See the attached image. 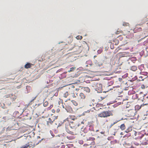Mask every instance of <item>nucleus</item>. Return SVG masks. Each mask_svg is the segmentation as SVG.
<instances>
[{
  "mask_svg": "<svg viewBox=\"0 0 148 148\" xmlns=\"http://www.w3.org/2000/svg\"><path fill=\"white\" fill-rule=\"evenodd\" d=\"M112 111L108 110L104 111L99 113L98 114V117H100L106 118L113 115Z\"/></svg>",
  "mask_w": 148,
  "mask_h": 148,
  "instance_id": "f257e3e1",
  "label": "nucleus"
},
{
  "mask_svg": "<svg viewBox=\"0 0 148 148\" xmlns=\"http://www.w3.org/2000/svg\"><path fill=\"white\" fill-rule=\"evenodd\" d=\"M112 111L108 110L104 111L99 113L98 114V117H100L106 118L113 115Z\"/></svg>",
  "mask_w": 148,
  "mask_h": 148,
  "instance_id": "f03ea898",
  "label": "nucleus"
},
{
  "mask_svg": "<svg viewBox=\"0 0 148 148\" xmlns=\"http://www.w3.org/2000/svg\"><path fill=\"white\" fill-rule=\"evenodd\" d=\"M58 103L59 105H60V103L62 105V107L63 108H65V109L69 113H72L73 112V111L72 108L71 106L69 104H67L64 108V106L63 105V101L62 100H60L59 101Z\"/></svg>",
  "mask_w": 148,
  "mask_h": 148,
  "instance_id": "7ed1b4c3",
  "label": "nucleus"
},
{
  "mask_svg": "<svg viewBox=\"0 0 148 148\" xmlns=\"http://www.w3.org/2000/svg\"><path fill=\"white\" fill-rule=\"evenodd\" d=\"M73 123V122H72L71 121H69V120L67 119V118L64 120L63 121V123L65 125L66 127L69 125L72 128H74L76 126L75 124H74L73 125L71 124L72 123Z\"/></svg>",
  "mask_w": 148,
  "mask_h": 148,
  "instance_id": "20e7f679",
  "label": "nucleus"
},
{
  "mask_svg": "<svg viewBox=\"0 0 148 148\" xmlns=\"http://www.w3.org/2000/svg\"><path fill=\"white\" fill-rule=\"evenodd\" d=\"M69 93L70 96L73 98H76L78 96V93L75 91L74 88L71 87L69 88Z\"/></svg>",
  "mask_w": 148,
  "mask_h": 148,
  "instance_id": "39448f33",
  "label": "nucleus"
},
{
  "mask_svg": "<svg viewBox=\"0 0 148 148\" xmlns=\"http://www.w3.org/2000/svg\"><path fill=\"white\" fill-rule=\"evenodd\" d=\"M117 55L119 56L120 58L122 57H127L130 56V53L128 52H123L118 53Z\"/></svg>",
  "mask_w": 148,
  "mask_h": 148,
  "instance_id": "423d86ee",
  "label": "nucleus"
},
{
  "mask_svg": "<svg viewBox=\"0 0 148 148\" xmlns=\"http://www.w3.org/2000/svg\"><path fill=\"white\" fill-rule=\"evenodd\" d=\"M57 116H51L49 118L47 121L48 125L49 124H52L55 119L57 118Z\"/></svg>",
  "mask_w": 148,
  "mask_h": 148,
  "instance_id": "0eeeda50",
  "label": "nucleus"
},
{
  "mask_svg": "<svg viewBox=\"0 0 148 148\" xmlns=\"http://www.w3.org/2000/svg\"><path fill=\"white\" fill-rule=\"evenodd\" d=\"M136 111L134 109H130L128 110V114L130 116H134L135 115Z\"/></svg>",
  "mask_w": 148,
  "mask_h": 148,
  "instance_id": "6e6552de",
  "label": "nucleus"
},
{
  "mask_svg": "<svg viewBox=\"0 0 148 148\" xmlns=\"http://www.w3.org/2000/svg\"><path fill=\"white\" fill-rule=\"evenodd\" d=\"M92 86H97L96 89L99 90H101L102 87V85L101 84H98L97 82H94L93 85H92Z\"/></svg>",
  "mask_w": 148,
  "mask_h": 148,
  "instance_id": "1a4fd4ad",
  "label": "nucleus"
},
{
  "mask_svg": "<svg viewBox=\"0 0 148 148\" xmlns=\"http://www.w3.org/2000/svg\"><path fill=\"white\" fill-rule=\"evenodd\" d=\"M103 94H101L98 96V99L99 101H101L106 97V95H103Z\"/></svg>",
  "mask_w": 148,
  "mask_h": 148,
  "instance_id": "9d476101",
  "label": "nucleus"
},
{
  "mask_svg": "<svg viewBox=\"0 0 148 148\" xmlns=\"http://www.w3.org/2000/svg\"><path fill=\"white\" fill-rule=\"evenodd\" d=\"M142 29L141 27H139L138 25H137L134 29V33L141 31Z\"/></svg>",
  "mask_w": 148,
  "mask_h": 148,
  "instance_id": "9b49d317",
  "label": "nucleus"
},
{
  "mask_svg": "<svg viewBox=\"0 0 148 148\" xmlns=\"http://www.w3.org/2000/svg\"><path fill=\"white\" fill-rule=\"evenodd\" d=\"M138 134L139 135V136L137 137V138L138 139H141V138L144 136L143 134L140 133H137V132H136L135 133V136H136Z\"/></svg>",
  "mask_w": 148,
  "mask_h": 148,
  "instance_id": "f8f14e48",
  "label": "nucleus"
},
{
  "mask_svg": "<svg viewBox=\"0 0 148 148\" xmlns=\"http://www.w3.org/2000/svg\"><path fill=\"white\" fill-rule=\"evenodd\" d=\"M11 96H10V98L12 101H15L16 98V97L14 95L11 94Z\"/></svg>",
  "mask_w": 148,
  "mask_h": 148,
  "instance_id": "ddd939ff",
  "label": "nucleus"
},
{
  "mask_svg": "<svg viewBox=\"0 0 148 148\" xmlns=\"http://www.w3.org/2000/svg\"><path fill=\"white\" fill-rule=\"evenodd\" d=\"M67 118V119L69 120V121H71V120H74L76 119L75 117L74 116L71 115L69 116Z\"/></svg>",
  "mask_w": 148,
  "mask_h": 148,
  "instance_id": "4468645a",
  "label": "nucleus"
},
{
  "mask_svg": "<svg viewBox=\"0 0 148 148\" xmlns=\"http://www.w3.org/2000/svg\"><path fill=\"white\" fill-rule=\"evenodd\" d=\"M82 89L86 92L88 93L90 91V89L88 87H83Z\"/></svg>",
  "mask_w": 148,
  "mask_h": 148,
  "instance_id": "2eb2a0df",
  "label": "nucleus"
},
{
  "mask_svg": "<svg viewBox=\"0 0 148 148\" xmlns=\"http://www.w3.org/2000/svg\"><path fill=\"white\" fill-rule=\"evenodd\" d=\"M66 131L68 133L72 135H73L76 134L75 131H70L69 129H67L66 130Z\"/></svg>",
  "mask_w": 148,
  "mask_h": 148,
  "instance_id": "dca6fc26",
  "label": "nucleus"
},
{
  "mask_svg": "<svg viewBox=\"0 0 148 148\" xmlns=\"http://www.w3.org/2000/svg\"><path fill=\"white\" fill-rule=\"evenodd\" d=\"M33 64L29 63H27L25 65L24 67L25 68L27 69L30 68Z\"/></svg>",
  "mask_w": 148,
  "mask_h": 148,
  "instance_id": "f3484780",
  "label": "nucleus"
},
{
  "mask_svg": "<svg viewBox=\"0 0 148 148\" xmlns=\"http://www.w3.org/2000/svg\"><path fill=\"white\" fill-rule=\"evenodd\" d=\"M79 96L82 99H84L86 98V96L83 93H80L79 94Z\"/></svg>",
  "mask_w": 148,
  "mask_h": 148,
  "instance_id": "a211bd4d",
  "label": "nucleus"
},
{
  "mask_svg": "<svg viewBox=\"0 0 148 148\" xmlns=\"http://www.w3.org/2000/svg\"><path fill=\"white\" fill-rule=\"evenodd\" d=\"M138 76L139 77L138 80L139 81H143L144 79L145 78V76H143L142 75H138Z\"/></svg>",
  "mask_w": 148,
  "mask_h": 148,
  "instance_id": "6ab92c4d",
  "label": "nucleus"
},
{
  "mask_svg": "<svg viewBox=\"0 0 148 148\" xmlns=\"http://www.w3.org/2000/svg\"><path fill=\"white\" fill-rule=\"evenodd\" d=\"M127 33L128 34L126 36V37L128 38H132L133 36L132 34H131L129 31L127 32Z\"/></svg>",
  "mask_w": 148,
  "mask_h": 148,
  "instance_id": "aec40b11",
  "label": "nucleus"
},
{
  "mask_svg": "<svg viewBox=\"0 0 148 148\" xmlns=\"http://www.w3.org/2000/svg\"><path fill=\"white\" fill-rule=\"evenodd\" d=\"M32 143L31 142H29L28 143L27 145L28 147H29V148H33L34 147V145L32 144Z\"/></svg>",
  "mask_w": 148,
  "mask_h": 148,
  "instance_id": "412c9836",
  "label": "nucleus"
},
{
  "mask_svg": "<svg viewBox=\"0 0 148 148\" xmlns=\"http://www.w3.org/2000/svg\"><path fill=\"white\" fill-rule=\"evenodd\" d=\"M142 106V105H136L135 107V109L134 110H135V111L136 110H139V109H140L141 108Z\"/></svg>",
  "mask_w": 148,
  "mask_h": 148,
  "instance_id": "4be33fe9",
  "label": "nucleus"
},
{
  "mask_svg": "<svg viewBox=\"0 0 148 148\" xmlns=\"http://www.w3.org/2000/svg\"><path fill=\"white\" fill-rule=\"evenodd\" d=\"M132 130V127L130 126L127 128L125 131V132L126 133H128L131 131Z\"/></svg>",
  "mask_w": 148,
  "mask_h": 148,
  "instance_id": "5701e85b",
  "label": "nucleus"
},
{
  "mask_svg": "<svg viewBox=\"0 0 148 148\" xmlns=\"http://www.w3.org/2000/svg\"><path fill=\"white\" fill-rule=\"evenodd\" d=\"M120 128L122 130H123L125 129L126 127L124 124H122L120 126Z\"/></svg>",
  "mask_w": 148,
  "mask_h": 148,
  "instance_id": "b1692460",
  "label": "nucleus"
},
{
  "mask_svg": "<svg viewBox=\"0 0 148 148\" xmlns=\"http://www.w3.org/2000/svg\"><path fill=\"white\" fill-rule=\"evenodd\" d=\"M137 69V67L136 66H133L131 67V70L133 71H135Z\"/></svg>",
  "mask_w": 148,
  "mask_h": 148,
  "instance_id": "393cba45",
  "label": "nucleus"
},
{
  "mask_svg": "<svg viewBox=\"0 0 148 148\" xmlns=\"http://www.w3.org/2000/svg\"><path fill=\"white\" fill-rule=\"evenodd\" d=\"M69 95V90L68 91L66 92L63 95V97L65 98H66Z\"/></svg>",
  "mask_w": 148,
  "mask_h": 148,
  "instance_id": "a878e982",
  "label": "nucleus"
},
{
  "mask_svg": "<svg viewBox=\"0 0 148 148\" xmlns=\"http://www.w3.org/2000/svg\"><path fill=\"white\" fill-rule=\"evenodd\" d=\"M67 138L69 140H72L75 138V137L73 136H70L68 135L67 136Z\"/></svg>",
  "mask_w": 148,
  "mask_h": 148,
  "instance_id": "bb28decb",
  "label": "nucleus"
},
{
  "mask_svg": "<svg viewBox=\"0 0 148 148\" xmlns=\"http://www.w3.org/2000/svg\"><path fill=\"white\" fill-rule=\"evenodd\" d=\"M148 74V73L146 72H141L140 73V75H142L143 76H146Z\"/></svg>",
  "mask_w": 148,
  "mask_h": 148,
  "instance_id": "cd10ccee",
  "label": "nucleus"
},
{
  "mask_svg": "<svg viewBox=\"0 0 148 148\" xmlns=\"http://www.w3.org/2000/svg\"><path fill=\"white\" fill-rule=\"evenodd\" d=\"M48 102L47 101H44L43 102V105L44 107H46L48 105Z\"/></svg>",
  "mask_w": 148,
  "mask_h": 148,
  "instance_id": "c85d7f7f",
  "label": "nucleus"
},
{
  "mask_svg": "<svg viewBox=\"0 0 148 148\" xmlns=\"http://www.w3.org/2000/svg\"><path fill=\"white\" fill-rule=\"evenodd\" d=\"M71 101L74 105H75V106H77L78 103L75 101L74 100H72Z\"/></svg>",
  "mask_w": 148,
  "mask_h": 148,
  "instance_id": "c756f323",
  "label": "nucleus"
},
{
  "mask_svg": "<svg viewBox=\"0 0 148 148\" xmlns=\"http://www.w3.org/2000/svg\"><path fill=\"white\" fill-rule=\"evenodd\" d=\"M75 67H72L70 68V70L68 71L69 72L73 71L75 69Z\"/></svg>",
  "mask_w": 148,
  "mask_h": 148,
  "instance_id": "7c9ffc66",
  "label": "nucleus"
},
{
  "mask_svg": "<svg viewBox=\"0 0 148 148\" xmlns=\"http://www.w3.org/2000/svg\"><path fill=\"white\" fill-rule=\"evenodd\" d=\"M53 105H51L49 107L46 108L45 110L47 111H48L50 110L53 107Z\"/></svg>",
  "mask_w": 148,
  "mask_h": 148,
  "instance_id": "2f4dec72",
  "label": "nucleus"
},
{
  "mask_svg": "<svg viewBox=\"0 0 148 148\" xmlns=\"http://www.w3.org/2000/svg\"><path fill=\"white\" fill-rule=\"evenodd\" d=\"M123 26H128L129 25V24L128 23L123 22Z\"/></svg>",
  "mask_w": 148,
  "mask_h": 148,
  "instance_id": "473e14b6",
  "label": "nucleus"
},
{
  "mask_svg": "<svg viewBox=\"0 0 148 148\" xmlns=\"http://www.w3.org/2000/svg\"><path fill=\"white\" fill-rule=\"evenodd\" d=\"M76 38L77 40H81L82 39V36H76Z\"/></svg>",
  "mask_w": 148,
  "mask_h": 148,
  "instance_id": "72a5a7b5",
  "label": "nucleus"
},
{
  "mask_svg": "<svg viewBox=\"0 0 148 148\" xmlns=\"http://www.w3.org/2000/svg\"><path fill=\"white\" fill-rule=\"evenodd\" d=\"M11 94L6 95L4 96V97L5 98H10V96H11Z\"/></svg>",
  "mask_w": 148,
  "mask_h": 148,
  "instance_id": "f704fd0d",
  "label": "nucleus"
},
{
  "mask_svg": "<svg viewBox=\"0 0 148 148\" xmlns=\"http://www.w3.org/2000/svg\"><path fill=\"white\" fill-rule=\"evenodd\" d=\"M134 144L136 146H138L139 145V143L137 142L136 141H134L133 142Z\"/></svg>",
  "mask_w": 148,
  "mask_h": 148,
  "instance_id": "c9c22d12",
  "label": "nucleus"
},
{
  "mask_svg": "<svg viewBox=\"0 0 148 148\" xmlns=\"http://www.w3.org/2000/svg\"><path fill=\"white\" fill-rule=\"evenodd\" d=\"M28 148L27 144H26L25 145L23 146L21 148Z\"/></svg>",
  "mask_w": 148,
  "mask_h": 148,
  "instance_id": "e433bc0d",
  "label": "nucleus"
},
{
  "mask_svg": "<svg viewBox=\"0 0 148 148\" xmlns=\"http://www.w3.org/2000/svg\"><path fill=\"white\" fill-rule=\"evenodd\" d=\"M121 33V31H117L116 32L115 34H119V33Z\"/></svg>",
  "mask_w": 148,
  "mask_h": 148,
  "instance_id": "4c0bfd02",
  "label": "nucleus"
},
{
  "mask_svg": "<svg viewBox=\"0 0 148 148\" xmlns=\"http://www.w3.org/2000/svg\"><path fill=\"white\" fill-rule=\"evenodd\" d=\"M118 38L119 39H120L121 40H122L123 39V37L122 36H119L118 37Z\"/></svg>",
  "mask_w": 148,
  "mask_h": 148,
  "instance_id": "58836bf2",
  "label": "nucleus"
},
{
  "mask_svg": "<svg viewBox=\"0 0 148 148\" xmlns=\"http://www.w3.org/2000/svg\"><path fill=\"white\" fill-rule=\"evenodd\" d=\"M77 48H78L79 49V47H74L73 48V49H74V51H76L75 50V49H76Z\"/></svg>",
  "mask_w": 148,
  "mask_h": 148,
  "instance_id": "ea45409f",
  "label": "nucleus"
},
{
  "mask_svg": "<svg viewBox=\"0 0 148 148\" xmlns=\"http://www.w3.org/2000/svg\"><path fill=\"white\" fill-rule=\"evenodd\" d=\"M94 82H92L91 83H90V84H91V86L93 85L94 84Z\"/></svg>",
  "mask_w": 148,
  "mask_h": 148,
  "instance_id": "a19ab883",
  "label": "nucleus"
},
{
  "mask_svg": "<svg viewBox=\"0 0 148 148\" xmlns=\"http://www.w3.org/2000/svg\"><path fill=\"white\" fill-rule=\"evenodd\" d=\"M90 110H88L86 111H85L84 112L85 113H89L90 112Z\"/></svg>",
  "mask_w": 148,
  "mask_h": 148,
  "instance_id": "79ce46f5",
  "label": "nucleus"
},
{
  "mask_svg": "<svg viewBox=\"0 0 148 148\" xmlns=\"http://www.w3.org/2000/svg\"><path fill=\"white\" fill-rule=\"evenodd\" d=\"M102 52V51L101 50H98L97 51V52L99 53H100Z\"/></svg>",
  "mask_w": 148,
  "mask_h": 148,
  "instance_id": "37998d69",
  "label": "nucleus"
},
{
  "mask_svg": "<svg viewBox=\"0 0 148 148\" xmlns=\"http://www.w3.org/2000/svg\"><path fill=\"white\" fill-rule=\"evenodd\" d=\"M51 111L53 113H55L56 111L54 109H53L51 110Z\"/></svg>",
  "mask_w": 148,
  "mask_h": 148,
  "instance_id": "c03bdc74",
  "label": "nucleus"
},
{
  "mask_svg": "<svg viewBox=\"0 0 148 148\" xmlns=\"http://www.w3.org/2000/svg\"><path fill=\"white\" fill-rule=\"evenodd\" d=\"M118 50H119V49H116L114 51V53H117V52H118Z\"/></svg>",
  "mask_w": 148,
  "mask_h": 148,
  "instance_id": "a18cd8bd",
  "label": "nucleus"
},
{
  "mask_svg": "<svg viewBox=\"0 0 148 148\" xmlns=\"http://www.w3.org/2000/svg\"><path fill=\"white\" fill-rule=\"evenodd\" d=\"M60 111V110L58 108V109H57V110H56L57 112L58 113Z\"/></svg>",
  "mask_w": 148,
  "mask_h": 148,
  "instance_id": "49530a36",
  "label": "nucleus"
},
{
  "mask_svg": "<svg viewBox=\"0 0 148 148\" xmlns=\"http://www.w3.org/2000/svg\"><path fill=\"white\" fill-rule=\"evenodd\" d=\"M142 144L143 145H146L147 144V142H145L144 143H142Z\"/></svg>",
  "mask_w": 148,
  "mask_h": 148,
  "instance_id": "de8ad7c7",
  "label": "nucleus"
},
{
  "mask_svg": "<svg viewBox=\"0 0 148 148\" xmlns=\"http://www.w3.org/2000/svg\"><path fill=\"white\" fill-rule=\"evenodd\" d=\"M33 101V100H32L28 104V106H29L31 104V103Z\"/></svg>",
  "mask_w": 148,
  "mask_h": 148,
  "instance_id": "09e8293b",
  "label": "nucleus"
},
{
  "mask_svg": "<svg viewBox=\"0 0 148 148\" xmlns=\"http://www.w3.org/2000/svg\"><path fill=\"white\" fill-rule=\"evenodd\" d=\"M146 82L147 83V85H148V78L147 79Z\"/></svg>",
  "mask_w": 148,
  "mask_h": 148,
  "instance_id": "8fccbe9b",
  "label": "nucleus"
},
{
  "mask_svg": "<svg viewBox=\"0 0 148 148\" xmlns=\"http://www.w3.org/2000/svg\"><path fill=\"white\" fill-rule=\"evenodd\" d=\"M116 123V122H114L111 125V126H112L114 124H115Z\"/></svg>",
  "mask_w": 148,
  "mask_h": 148,
  "instance_id": "3c124183",
  "label": "nucleus"
},
{
  "mask_svg": "<svg viewBox=\"0 0 148 148\" xmlns=\"http://www.w3.org/2000/svg\"><path fill=\"white\" fill-rule=\"evenodd\" d=\"M79 89H77V88H76L75 89V90L76 91H78V90H79Z\"/></svg>",
  "mask_w": 148,
  "mask_h": 148,
  "instance_id": "603ef678",
  "label": "nucleus"
},
{
  "mask_svg": "<svg viewBox=\"0 0 148 148\" xmlns=\"http://www.w3.org/2000/svg\"><path fill=\"white\" fill-rule=\"evenodd\" d=\"M119 81H121V80H122V79L121 78H119Z\"/></svg>",
  "mask_w": 148,
  "mask_h": 148,
  "instance_id": "864d4df0",
  "label": "nucleus"
},
{
  "mask_svg": "<svg viewBox=\"0 0 148 148\" xmlns=\"http://www.w3.org/2000/svg\"><path fill=\"white\" fill-rule=\"evenodd\" d=\"M120 134L121 135H123V133L122 132H121L120 133Z\"/></svg>",
  "mask_w": 148,
  "mask_h": 148,
  "instance_id": "5fc2aeb1",
  "label": "nucleus"
},
{
  "mask_svg": "<svg viewBox=\"0 0 148 148\" xmlns=\"http://www.w3.org/2000/svg\"><path fill=\"white\" fill-rule=\"evenodd\" d=\"M137 79V78L136 77V76L134 79Z\"/></svg>",
  "mask_w": 148,
  "mask_h": 148,
  "instance_id": "6e6d98bb",
  "label": "nucleus"
},
{
  "mask_svg": "<svg viewBox=\"0 0 148 148\" xmlns=\"http://www.w3.org/2000/svg\"><path fill=\"white\" fill-rule=\"evenodd\" d=\"M130 148H134V147L133 146H131Z\"/></svg>",
  "mask_w": 148,
  "mask_h": 148,
  "instance_id": "4d7b16f0",
  "label": "nucleus"
},
{
  "mask_svg": "<svg viewBox=\"0 0 148 148\" xmlns=\"http://www.w3.org/2000/svg\"><path fill=\"white\" fill-rule=\"evenodd\" d=\"M101 134H104V132H101Z\"/></svg>",
  "mask_w": 148,
  "mask_h": 148,
  "instance_id": "13d9d810",
  "label": "nucleus"
},
{
  "mask_svg": "<svg viewBox=\"0 0 148 148\" xmlns=\"http://www.w3.org/2000/svg\"><path fill=\"white\" fill-rule=\"evenodd\" d=\"M77 51L79 52L80 51V50H79V49H78L77 51Z\"/></svg>",
  "mask_w": 148,
  "mask_h": 148,
  "instance_id": "bf43d9fd",
  "label": "nucleus"
},
{
  "mask_svg": "<svg viewBox=\"0 0 148 148\" xmlns=\"http://www.w3.org/2000/svg\"><path fill=\"white\" fill-rule=\"evenodd\" d=\"M96 56H96L95 55V56H94V58H95V57H96Z\"/></svg>",
  "mask_w": 148,
  "mask_h": 148,
  "instance_id": "052dcab7",
  "label": "nucleus"
},
{
  "mask_svg": "<svg viewBox=\"0 0 148 148\" xmlns=\"http://www.w3.org/2000/svg\"><path fill=\"white\" fill-rule=\"evenodd\" d=\"M98 131V130H97V131H96V132H97V131Z\"/></svg>",
  "mask_w": 148,
  "mask_h": 148,
  "instance_id": "680f3d73",
  "label": "nucleus"
},
{
  "mask_svg": "<svg viewBox=\"0 0 148 148\" xmlns=\"http://www.w3.org/2000/svg\"><path fill=\"white\" fill-rule=\"evenodd\" d=\"M116 40L117 41V42H119V41H118V40Z\"/></svg>",
  "mask_w": 148,
  "mask_h": 148,
  "instance_id": "e2e57ef3",
  "label": "nucleus"
},
{
  "mask_svg": "<svg viewBox=\"0 0 148 148\" xmlns=\"http://www.w3.org/2000/svg\"><path fill=\"white\" fill-rule=\"evenodd\" d=\"M117 44H117V43H116V45H117Z\"/></svg>",
  "mask_w": 148,
  "mask_h": 148,
  "instance_id": "0e129e2a",
  "label": "nucleus"
},
{
  "mask_svg": "<svg viewBox=\"0 0 148 148\" xmlns=\"http://www.w3.org/2000/svg\"><path fill=\"white\" fill-rule=\"evenodd\" d=\"M117 44H117V43H116V45H117Z\"/></svg>",
  "mask_w": 148,
  "mask_h": 148,
  "instance_id": "69168bd1",
  "label": "nucleus"
},
{
  "mask_svg": "<svg viewBox=\"0 0 148 148\" xmlns=\"http://www.w3.org/2000/svg\"><path fill=\"white\" fill-rule=\"evenodd\" d=\"M46 148H49V147H47Z\"/></svg>",
  "mask_w": 148,
  "mask_h": 148,
  "instance_id": "338daca9",
  "label": "nucleus"
},
{
  "mask_svg": "<svg viewBox=\"0 0 148 148\" xmlns=\"http://www.w3.org/2000/svg\"><path fill=\"white\" fill-rule=\"evenodd\" d=\"M39 137L40 138L39 136H38V138H39Z\"/></svg>",
  "mask_w": 148,
  "mask_h": 148,
  "instance_id": "774afa93",
  "label": "nucleus"
}]
</instances>
